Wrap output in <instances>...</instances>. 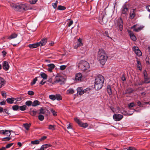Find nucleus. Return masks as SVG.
Here are the masks:
<instances>
[{
    "instance_id": "obj_1",
    "label": "nucleus",
    "mask_w": 150,
    "mask_h": 150,
    "mask_svg": "<svg viewBox=\"0 0 150 150\" xmlns=\"http://www.w3.org/2000/svg\"><path fill=\"white\" fill-rule=\"evenodd\" d=\"M97 58L100 63L104 65L108 58L105 51L102 49H99L98 53Z\"/></svg>"
},
{
    "instance_id": "obj_2",
    "label": "nucleus",
    "mask_w": 150,
    "mask_h": 150,
    "mask_svg": "<svg viewBox=\"0 0 150 150\" xmlns=\"http://www.w3.org/2000/svg\"><path fill=\"white\" fill-rule=\"evenodd\" d=\"M104 80L103 76L102 75H99L96 77L94 82V88L96 90H99L102 88Z\"/></svg>"
},
{
    "instance_id": "obj_3",
    "label": "nucleus",
    "mask_w": 150,
    "mask_h": 150,
    "mask_svg": "<svg viewBox=\"0 0 150 150\" xmlns=\"http://www.w3.org/2000/svg\"><path fill=\"white\" fill-rule=\"evenodd\" d=\"M11 6L15 11H21L27 9V7L25 4L19 3H12L11 4Z\"/></svg>"
},
{
    "instance_id": "obj_4",
    "label": "nucleus",
    "mask_w": 150,
    "mask_h": 150,
    "mask_svg": "<svg viewBox=\"0 0 150 150\" xmlns=\"http://www.w3.org/2000/svg\"><path fill=\"white\" fill-rule=\"evenodd\" d=\"M79 68L82 71H85L90 67L89 64L86 61H81L79 63Z\"/></svg>"
},
{
    "instance_id": "obj_5",
    "label": "nucleus",
    "mask_w": 150,
    "mask_h": 150,
    "mask_svg": "<svg viewBox=\"0 0 150 150\" xmlns=\"http://www.w3.org/2000/svg\"><path fill=\"white\" fill-rule=\"evenodd\" d=\"M144 28V26L143 25H141L138 26L137 24L134 25L133 26L131 27L132 29H133V30L137 32H138L141 30H142Z\"/></svg>"
},
{
    "instance_id": "obj_6",
    "label": "nucleus",
    "mask_w": 150,
    "mask_h": 150,
    "mask_svg": "<svg viewBox=\"0 0 150 150\" xmlns=\"http://www.w3.org/2000/svg\"><path fill=\"white\" fill-rule=\"evenodd\" d=\"M74 121L76 122L79 126L81 127H82L84 128H86L88 126V124L86 123H83L81 120H80L77 118H75L74 119Z\"/></svg>"
},
{
    "instance_id": "obj_7",
    "label": "nucleus",
    "mask_w": 150,
    "mask_h": 150,
    "mask_svg": "<svg viewBox=\"0 0 150 150\" xmlns=\"http://www.w3.org/2000/svg\"><path fill=\"white\" fill-rule=\"evenodd\" d=\"M123 21L121 18H120L117 21L116 24V27L120 31H122L123 30Z\"/></svg>"
},
{
    "instance_id": "obj_8",
    "label": "nucleus",
    "mask_w": 150,
    "mask_h": 150,
    "mask_svg": "<svg viewBox=\"0 0 150 150\" xmlns=\"http://www.w3.org/2000/svg\"><path fill=\"white\" fill-rule=\"evenodd\" d=\"M64 79L62 76H56L54 82L55 83H60L61 84H62L64 82Z\"/></svg>"
},
{
    "instance_id": "obj_9",
    "label": "nucleus",
    "mask_w": 150,
    "mask_h": 150,
    "mask_svg": "<svg viewBox=\"0 0 150 150\" xmlns=\"http://www.w3.org/2000/svg\"><path fill=\"white\" fill-rule=\"evenodd\" d=\"M123 116L122 115L118 114H115L113 115V118L115 121H120L123 117Z\"/></svg>"
},
{
    "instance_id": "obj_10",
    "label": "nucleus",
    "mask_w": 150,
    "mask_h": 150,
    "mask_svg": "<svg viewBox=\"0 0 150 150\" xmlns=\"http://www.w3.org/2000/svg\"><path fill=\"white\" fill-rule=\"evenodd\" d=\"M132 49L134 52L137 56L139 57L142 55V53L140 50L139 49L138 47L134 46L133 47Z\"/></svg>"
},
{
    "instance_id": "obj_11",
    "label": "nucleus",
    "mask_w": 150,
    "mask_h": 150,
    "mask_svg": "<svg viewBox=\"0 0 150 150\" xmlns=\"http://www.w3.org/2000/svg\"><path fill=\"white\" fill-rule=\"evenodd\" d=\"M127 32L130 37L131 39L133 41H135L137 40V38L134 35L133 32L130 30H127Z\"/></svg>"
},
{
    "instance_id": "obj_12",
    "label": "nucleus",
    "mask_w": 150,
    "mask_h": 150,
    "mask_svg": "<svg viewBox=\"0 0 150 150\" xmlns=\"http://www.w3.org/2000/svg\"><path fill=\"white\" fill-rule=\"evenodd\" d=\"M3 68L5 71L8 70L10 67L9 65L8 62L6 61H4L3 63Z\"/></svg>"
},
{
    "instance_id": "obj_13",
    "label": "nucleus",
    "mask_w": 150,
    "mask_h": 150,
    "mask_svg": "<svg viewBox=\"0 0 150 150\" xmlns=\"http://www.w3.org/2000/svg\"><path fill=\"white\" fill-rule=\"evenodd\" d=\"M47 38H44L42 39L40 42H38L39 46H42L45 45L47 42Z\"/></svg>"
},
{
    "instance_id": "obj_14",
    "label": "nucleus",
    "mask_w": 150,
    "mask_h": 150,
    "mask_svg": "<svg viewBox=\"0 0 150 150\" xmlns=\"http://www.w3.org/2000/svg\"><path fill=\"white\" fill-rule=\"evenodd\" d=\"M82 77V75L81 73H79L76 74L75 75V79L76 81H81Z\"/></svg>"
},
{
    "instance_id": "obj_15",
    "label": "nucleus",
    "mask_w": 150,
    "mask_h": 150,
    "mask_svg": "<svg viewBox=\"0 0 150 150\" xmlns=\"http://www.w3.org/2000/svg\"><path fill=\"white\" fill-rule=\"evenodd\" d=\"M136 9H133L130 11V17L132 19H133L136 16Z\"/></svg>"
},
{
    "instance_id": "obj_16",
    "label": "nucleus",
    "mask_w": 150,
    "mask_h": 150,
    "mask_svg": "<svg viewBox=\"0 0 150 150\" xmlns=\"http://www.w3.org/2000/svg\"><path fill=\"white\" fill-rule=\"evenodd\" d=\"M76 43L77 45L74 46L75 48H77L78 47L83 45V43L82 42V39L80 38L78 39V40Z\"/></svg>"
},
{
    "instance_id": "obj_17",
    "label": "nucleus",
    "mask_w": 150,
    "mask_h": 150,
    "mask_svg": "<svg viewBox=\"0 0 150 150\" xmlns=\"http://www.w3.org/2000/svg\"><path fill=\"white\" fill-rule=\"evenodd\" d=\"M38 44V42L31 44H30L28 45V47L30 49L36 48L39 46Z\"/></svg>"
},
{
    "instance_id": "obj_18",
    "label": "nucleus",
    "mask_w": 150,
    "mask_h": 150,
    "mask_svg": "<svg viewBox=\"0 0 150 150\" xmlns=\"http://www.w3.org/2000/svg\"><path fill=\"white\" fill-rule=\"evenodd\" d=\"M144 81L145 83H150V80H149V79L147 77V74L146 71H144Z\"/></svg>"
},
{
    "instance_id": "obj_19",
    "label": "nucleus",
    "mask_w": 150,
    "mask_h": 150,
    "mask_svg": "<svg viewBox=\"0 0 150 150\" xmlns=\"http://www.w3.org/2000/svg\"><path fill=\"white\" fill-rule=\"evenodd\" d=\"M128 8L126 7L125 5L122 6L121 8L122 13L124 14H127Z\"/></svg>"
},
{
    "instance_id": "obj_20",
    "label": "nucleus",
    "mask_w": 150,
    "mask_h": 150,
    "mask_svg": "<svg viewBox=\"0 0 150 150\" xmlns=\"http://www.w3.org/2000/svg\"><path fill=\"white\" fill-rule=\"evenodd\" d=\"M5 84L4 79L0 77V88L4 86Z\"/></svg>"
},
{
    "instance_id": "obj_21",
    "label": "nucleus",
    "mask_w": 150,
    "mask_h": 150,
    "mask_svg": "<svg viewBox=\"0 0 150 150\" xmlns=\"http://www.w3.org/2000/svg\"><path fill=\"white\" fill-rule=\"evenodd\" d=\"M83 90V89L82 87H78L77 89V93L80 95H82L84 94V92Z\"/></svg>"
},
{
    "instance_id": "obj_22",
    "label": "nucleus",
    "mask_w": 150,
    "mask_h": 150,
    "mask_svg": "<svg viewBox=\"0 0 150 150\" xmlns=\"http://www.w3.org/2000/svg\"><path fill=\"white\" fill-rule=\"evenodd\" d=\"M14 100L15 98H8L6 100L7 102L9 104L13 103Z\"/></svg>"
},
{
    "instance_id": "obj_23",
    "label": "nucleus",
    "mask_w": 150,
    "mask_h": 150,
    "mask_svg": "<svg viewBox=\"0 0 150 150\" xmlns=\"http://www.w3.org/2000/svg\"><path fill=\"white\" fill-rule=\"evenodd\" d=\"M107 91L109 95H112V91L111 88L110 86V85H108L107 86Z\"/></svg>"
},
{
    "instance_id": "obj_24",
    "label": "nucleus",
    "mask_w": 150,
    "mask_h": 150,
    "mask_svg": "<svg viewBox=\"0 0 150 150\" xmlns=\"http://www.w3.org/2000/svg\"><path fill=\"white\" fill-rule=\"evenodd\" d=\"M18 35L16 33H13L8 38V39L11 40L17 37Z\"/></svg>"
},
{
    "instance_id": "obj_25",
    "label": "nucleus",
    "mask_w": 150,
    "mask_h": 150,
    "mask_svg": "<svg viewBox=\"0 0 150 150\" xmlns=\"http://www.w3.org/2000/svg\"><path fill=\"white\" fill-rule=\"evenodd\" d=\"M11 132L13 133V135H16V134L14 133L13 131H9L6 130H5V134L7 136H10L11 135Z\"/></svg>"
},
{
    "instance_id": "obj_26",
    "label": "nucleus",
    "mask_w": 150,
    "mask_h": 150,
    "mask_svg": "<svg viewBox=\"0 0 150 150\" xmlns=\"http://www.w3.org/2000/svg\"><path fill=\"white\" fill-rule=\"evenodd\" d=\"M74 93V89L72 88H70L67 91V94H72Z\"/></svg>"
},
{
    "instance_id": "obj_27",
    "label": "nucleus",
    "mask_w": 150,
    "mask_h": 150,
    "mask_svg": "<svg viewBox=\"0 0 150 150\" xmlns=\"http://www.w3.org/2000/svg\"><path fill=\"white\" fill-rule=\"evenodd\" d=\"M137 68L139 69V70H141L142 69L141 64L140 62L137 60Z\"/></svg>"
},
{
    "instance_id": "obj_28",
    "label": "nucleus",
    "mask_w": 150,
    "mask_h": 150,
    "mask_svg": "<svg viewBox=\"0 0 150 150\" xmlns=\"http://www.w3.org/2000/svg\"><path fill=\"white\" fill-rule=\"evenodd\" d=\"M31 124H29L28 123H25L23 124L24 127H25V129L27 130L29 129V128L31 125Z\"/></svg>"
},
{
    "instance_id": "obj_29",
    "label": "nucleus",
    "mask_w": 150,
    "mask_h": 150,
    "mask_svg": "<svg viewBox=\"0 0 150 150\" xmlns=\"http://www.w3.org/2000/svg\"><path fill=\"white\" fill-rule=\"evenodd\" d=\"M37 111L36 110H31L30 111V114L32 116H35L37 114Z\"/></svg>"
},
{
    "instance_id": "obj_30",
    "label": "nucleus",
    "mask_w": 150,
    "mask_h": 150,
    "mask_svg": "<svg viewBox=\"0 0 150 150\" xmlns=\"http://www.w3.org/2000/svg\"><path fill=\"white\" fill-rule=\"evenodd\" d=\"M40 105V102L39 101L37 100H35L32 104L33 106H36L38 105Z\"/></svg>"
},
{
    "instance_id": "obj_31",
    "label": "nucleus",
    "mask_w": 150,
    "mask_h": 150,
    "mask_svg": "<svg viewBox=\"0 0 150 150\" xmlns=\"http://www.w3.org/2000/svg\"><path fill=\"white\" fill-rule=\"evenodd\" d=\"M56 99L57 100H61L62 99V97L59 94H56L55 95Z\"/></svg>"
},
{
    "instance_id": "obj_32",
    "label": "nucleus",
    "mask_w": 150,
    "mask_h": 150,
    "mask_svg": "<svg viewBox=\"0 0 150 150\" xmlns=\"http://www.w3.org/2000/svg\"><path fill=\"white\" fill-rule=\"evenodd\" d=\"M51 146L50 144H44L42 145L41 147L43 149H44V150H45V149H46L48 147H50Z\"/></svg>"
},
{
    "instance_id": "obj_33",
    "label": "nucleus",
    "mask_w": 150,
    "mask_h": 150,
    "mask_svg": "<svg viewBox=\"0 0 150 150\" xmlns=\"http://www.w3.org/2000/svg\"><path fill=\"white\" fill-rule=\"evenodd\" d=\"M12 139V135L10 137H6L3 138V141H9Z\"/></svg>"
},
{
    "instance_id": "obj_34",
    "label": "nucleus",
    "mask_w": 150,
    "mask_h": 150,
    "mask_svg": "<svg viewBox=\"0 0 150 150\" xmlns=\"http://www.w3.org/2000/svg\"><path fill=\"white\" fill-rule=\"evenodd\" d=\"M66 8L64 6L59 5L58 6L57 9L59 10H64Z\"/></svg>"
},
{
    "instance_id": "obj_35",
    "label": "nucleus",
    "mask_w": 150,
    "mask_h": 150,
    "mask_svg": "<svg viewBox=\"0 0 150 150\" xmlns=\"http://www.w3.org/2000/svg\"><path fill=\"white\" fill-rule=\"evenodd\" d=\"M27 107L26 105H23L21 106H19V109L21 111H24L26 110Z\"/></svg>"
},
{
    "instance_id": "obj_36",
    "label": "nucleus",
    "mask_w": 150,
    "mask_h": 150,
    "mask_svg": "<svg viewBox=\"0 0 150 150\" xmlns=\"http://www.w3.org/2000/svg\"><path fill=\"white\" fill-rule=\"evenodd\" d=\"M55 125H49L48 129H49L53 130L55 129Z\"/></svg>"
},
{
    "instance_id": "obj_37",
    "label": "nucleus",
    "mask_w": 150,
    "mask_h": 150,
    "mask_svg": "<svg viewBox=\"0 0 150 150\" xmlns=\"http://www.w3.org/2000/svg\"><path fill=\"white\" fill-rule=\"evenodd\" d=\"M49 98L52 100H54L56 99V96L54 95H51L49 96Z\"/></svg>"
},
{
    "instance_id": "obj_38",
    "label": "nucleus",
    "mask_w": 150,
    "mask_h": 150,
    "mask_svg": "<svg viewBox=\"0 0 150 150\" xmlns=\"http://www.w3.org/2000/svg\"><path fill=\"white\" fill-rule=\"evenodd\" d=\"M25 104L26 105L29 106L31 105H32V102L30 100H28L26 102Z\"/></svg>"
},
{
    "instance_id": "obj_39",
    "label": "nucleus",
    "mask_w": 150,
    "mask_h": 150,
    "mask_svg": "<svg viewBox=\"0 0 150 150\" xmlns=\"http://www.w3.org/2000/svg\"><path fill=\"white\" fill-rule=\"evenodd\" d=\"M41 77L43 78V79H47V75L46 74L44 73H42L41 74Z\"/></svg>"
},
{
    "instance_id": "obj_40",
    "label": "nucleus",
    "mask_w": 150,
    "mask_h": 150,
    "mask_svg": "<svg viewBox=\"0 0 150 150\" xmlns=\"http://www.w3.org/2000/svg\"><path fill=\"white\" fill-rule=\"evenodd\" d=\"M40 140H35L31 142V143L33 144H39Z\"/></svg>"
},
{
    "instance_id": "obj_41",
    "label": "nucleus",
    "mask_w": 150,
    "mask_h": 150,
    "mask_svg": "<svg viewBox=\"0 0 150 150\" xmlns=\"http://www.w3.org/2000/svg\"><path fill=\"white\" fill-rule=\"evenodd\" d=\"M44 117L43 115H39L38 116V119L41 121H42L44 119Z\"/></svg>"
},
{
    "instance_id": "obj_42",
    "label": "nucleus",
    "mask_w": 150,
    "mask_h": 150,
    "mask_svg": "<svg viewBox=\"0 0 150 150\" xmlns=\"http://www.w3.org/2000/svg\"><path fill=\"white\" fill-rule=\"evenodd\" d=\"M12 109L14 110H17L18 109H19V106L17 105L13 106Z\"/></svg>"
},
{
    "instance_id": "obj_43",
    "label": "nucleus",
    "mask_w": 150,
    "mask_h": 150,
    "mask_svg": "<svg viewBox=\"0 0 150 150\" xmlns=\"http://www.w3.org/2000/svg\"><path fill=\"white\" fill-rule=\"evenodd\" d=\"M45 113V111L44 109L42 108H41L40 110V112L39 113V114H44Z\"/></svg>"
},
{
    "instance_id": "obj_44",
    "label": "nucleus",
    "mask_w": 150,
    "mask_h": 150,
    "mask_svg": "<svg viewBox=\"0 0 150 150\" xmlns=\"http://www.w3.org/2000/svg\"><path fill=\"white\" fill-rule=\"evenodd\" d=\"M47 66L48 67L53 69L54 68L55 66L53 64H51L47 65Z\"/></svg>"
},
{
    "instance_id": "obj_45",
    "label": "nucleus",
    "mask_w": 150,
    "mask_h": 150,
    "mask_svg": "<svg viewBox=\"0 0 150 150\" xmlns=\"http://www.w3.org/2000/svg\"><path fill=\"white\" fill-rule=\"evenodd\" d=\"M38 79H37V77H36L33 80L32 82L31 83V85H34L36 83V82L37 81Z\"/></svg>"
},
{
    "instance_id": "obj_46",
    "label": "nucleus",
    "mask_w": 150,
    "mask_h": 150,
    "mask_svg": "<svg viewBox=\"0 0 150 150\" xmlns=\"http://www.w3.org/2000/svg\"><path fill=\"white\" fill-rule=\"evenodd\" d=\"M103 34L105 36H106L107 37L109 38H110L111 39V38L110 37H109V33H108V31H105L104 32V33H103Z\"/></svg>"
},
{
    "instance_id": "obj_47",
    "label": "nucleus",
    "mask_w": 150,
    "mask_h": 150,
    "mask_svg": "<svg viewBox=\"0 0 150 150\" xmlns=\"http://www.w3.org/2000/svg\"><path fill=\"white\" fill-rule=\"evenodd\" d=\"M13 144V143H11L7 144L6 146V147L5 148H6V149L10 147L11 146H12Z\"/></svg>"
},
{
    "instance_id": "obj_48",
    "label": "nucleus",
    "mask_w": 150,
    "mask_h": 150,
    "mask_svg": "<svg viewBox=\"0 0 150 150\" xmlns=\"http://www.w3.org/2000/svg\"><path fill=\"white\" fill-rule=\"evenodd\" d=\"M67 67V65H63L60 66V69L61 70H64Z\"/></svg>"
},
{
    "instance_id": "obj_49",
    "label": "nucleus",
    "mask_w": 150,
    "mask_h": 150,
    "mask_svg": "<svg viewBox=\"0 0 150 150\" xmlns=\"http://www.w3.org/2000/svg\"><path fill=\"white\" fill-rule=\"evenodd\" d=\"M57 3L58 1H57L55 3L52 4V6L54 8H55L57 7Z\"/></svg>"
},
{
    "instance_id": "obj_50",
    "label": "nucleus",
    "mask_w": 150,
    "mask_h": 150,
    "mask_svg": "<svg viewBox=\"0 0 150 150\" xmlns=\"http://www.w3.org/2000/svg\"><path fill=\"white\" fill-rule=\"evenodd\" d=\"M38 0H31L29 1L30 3L31 4H35L37 1Z\"/></svg>"
},
{
    "instance_id": "obj_51",
    "label": "nucleus",
    "mask_w": 150,
    "mask_h": 150,
    "mask_svg": "<svg viewBox=\"0 0 150 150\" xmlns=\"http://www.w3.org/2000/svg\"><path fill=\"white\" fill-rule=\"evenodd\" d=\"M134 106V104L133 103H129L128 105V107L130 108L133 107Z\"/></svg>"
},
{
    "instance_id": "obj_52",
    "label": "nucleus",
    "mask_w": 150,
    "mask_h": 150,
    "mask_svg": "<svg viewBox=\"0 0 150 150\" xmlns=\"http://www.w3.org/2000/svg\"><path fill=\"white\" fill-rule=\"evenodd\" d=\"M51 112L52 113L53 116H55L57 115V112L52 109L51 110Z\"/></svg>"
},
{
    "instance_id": "obj_53",
    "label": "nucleus",
    "mask_w": 150,
    "mask_h": 150,
    "mask_svg": "<svg viewBox=\"0 0 150 150\" xmlns=\"http://www.w3.org/2000/svg\"><path fill=\"white\" fill-rule=\"evenodd\" d=\"M90 89L89 88H86L83 90V91L84 92V93H89V91H90Z\"/></svg>"
},
{
    "instance_id": "obj_54",
    "label": "nucleus",
    "mask_w": 150,
    "mask_h": 150,
    "mask_svg": "<svg viewBox=\"0 0 150 150\" xmlns=\"http://www.w3.org/2000/svg\"><path fill=\"white\" fill-rule=\"evenodd\" d=\"M28 94L30 96H33L34 94V93L32 91H29L28 92Z\"/></svg>"
},
{
    "instance_id": "obj_55",
    "label": "nucleus",
    "mask_w": 150,
    "mask_h": 150,
    "mask_svg": "<svg viewBox=\"0 0 150 150\" xmlns=\"http://www.w3.org/2000/svg\"><path fill=\"white\" fill-rule=\"evenodd\" d=\"M127 150H137V149L134 147L129 146L127 149Z\"/></svg>"
},
{
    "instance_id": "obj_56",
    "label": "nucleus",
    "mask_w": 150,
    "mask_h": 150,
    "mask_svg": "<svg viewBox=\"0 0 150 150\" xmlns=\"http://www.w3.org/2000/svg\"><path fill=\"white\" fill-rule=\"evenodd\" d=\"M137 105L139 107H143V104L140 101H138L137 102Z\"/></svg>"
},
{
    "instance_id": "obj_57",
    "label": "nucleus",
    "mask_w": 150,
    "mask_h": 150,
    "mask_svg": "<svg viewBox=\"0 0 150 150\" xmlns=\"http://www.w3.org/2000/svg\"><path fill=\"white\" fill-rule=\"evenodd\" d=\"M73 23V21L72 20L70 21L67 23L68 27H70Z\"/></svg>"
},
{
    "instance_id": "obj_58",
    "label": "nucleus",
    "mask_w": 150,
    "mask_h": 150,
    "mask_svg": "<svg viewBox=\"0 0 150 150\" xmlns=\"http://www.w3.org/2000/svg\"><path fill=\"white\" fill-rule=\"evenodd\" d=\"M47 138V136H43L41 137L40 138V141H42L43 140H44L45 139H46Z\"/></svg>"
},
{
    "instance_id": "obj_59",
    "label": "nucleus",
    "mask_w": 150,
    "mask_h": 150,
    "mask_svg": "<svg viewBox=\"0 0 150 150\" xmlns=\"http://www.w3.org/2000/svg\"><path fill=\"white\" fill-rule=\"evenodd\" d=\"M2 53L3 57H4L6 56L7 53L5 51L3 50L2 52Z\"/></svg>"
},
{
    "instance_id": "obj_60",
    "label": "nucleus",
    "mask_w": 150,
    "mask_h": 150,
    "mask_svg": "<svg viewBox=\"0 0 150 150\" xmlns=\"http://www.w3.org/2000/svg\"><path fill=\"white\" fill-rule=\"evenodd\" d=\"M6 101L4 100L0 102V104L1 105H4L5 104Z\"/></svg>"
},
{
    "instance_id": "obj_61",
    "label": "nucleus",
    "mask_w": 150,
    "mask_h": 150,
    "mask_svg": "<svg viewBox=\"0 0 150 150\" xmlns=\"http://www.w3.org/2000/svg\"><path fill=\"white\" fill-rule=\"evenodd\" d=\"M5 130H2L0 131V134H5Z\"/></svg>"
},
{
    "instance_id": "obj_62",
    "label": "nucleus",
    "mask_w": 150,
    "mask_h": 150,
    "mask_svg": "<svg viewBox=\"0 0 150 150\" xmlns=\"http://www.w3.org/2000/svg\"><path fill=\"white\" fill-rule=\"evenodd\" d=\"M121 79L123 81H124L126 80L125 77L124 75H122L121 78Z\"/></svg>"
},
{
    "instance_id": "obj_63",
    "label": "nucleus",
    "mask_w": 150,
    "mask_h": 150,
    "mask_svg": "<svg viewBox=\"0 0 150 150\" xmlns=\"http://www.w3.org/2000/svg\"><path fill=\"white\" fill-rule=\"evenodd\" d=\"M67 128L68 129H69L72 128V127L71 125L69 123L68 124V125H67Z\"/></svg>"
},
{
    "instance_id": "obj_64",
    "label": "nucleus",
    "mask_w": 150,
    "mask_h": 150,
    "mask_svg": "<svg viewBox=\"0 0 150 150\" xmlns=\"http://www.w3.org/2000/svg\"><path fill=\"white\" fill-rule=\"evenodd\" d=\"M146 8L148 11L149 12L150 11V5H149L146 6Z\"/></svg>"
}]
</instances>
